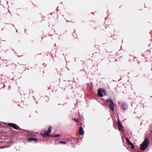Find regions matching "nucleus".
Returning a JSON list of instances; mask_svg holds the SVG:
<instances>
[{"label": "nucleus", "mask_w": 152, "mask_h": 152, "mask_svg": "<svg viewBox=\"0 0 152 152\" xmlns=\"http://www.w3.org/2000/svg\"><path fill=\"white\" fill-rule=\"evenodd\" d=\"M149 140L147 138H145L140 146V149L142 151L145 150L149 144Z\"/></svg>", "instance_id": "1"}, {"label": "nucleus", "mask_w": 152, "mask_h": 152, "mask_svg": "<svg viewBox=\"0 0 152 152\" xmlns=\"http://www.w3.org/2000/svg\"><path fill=\"white\" fill-rule=\"evenodd\" d=\"M103 94L106 95V91L105 89H102V90L101 88H99L98 90V94L99 97H102L103 96Z\"/></svg>", "instance_id": "2"}, {"label": "nucleus", "mask_w": 152, "mask_h": 152, "mask_svg": "<svg viewBox=\"0 0 152 152\" xmlns=\"http://www.w3.org/2000/svg\"><path fill=\"white\" fill-rule=\"evenodd\" d=\"M52 129V127L51 126H49L48 128L47 132L46 131L44 132V135L47 136L48 134L50 133Z\"/></svg>", "instance_id": "3"}, {"label": "nucleus", "mask_w": 152, "mask_h": 152, "mask_svg": "<svg viewBox=\"0 0 152 152\" xmlns=\"http://www.w3.org/2000/svg\"><path fill=\"white\" fill-rule=\"evenodd\" d=\"M8 125L9 126L12 127L13 129H18V127L17 125L13 123H9L8 124Z\"/></svg>", "instance_id": "4"}, {"label": "nucleus", "mask_w": 152, "mask_h": 152, "mask_svg": "<svg viewBox=\"0 0 152 152\" xmlns=\"http://www.w3.org/2000/svg\"><path fill=\"white\" fill-rule=\"evenodd\" d=\"M111 102L110 103V108L112 111L113 110V108L115 106V104L113 103L112 100H111Z\"/></svg>", "instance_id": "5"}, {"label": "nucleus", "mask_w": 152, "mask_h": 152, "mask_svg": "<svg viewBox=\"0 0 152 152\" xmlns=\"http://www.w3.org/2000/svg\"><path fill=\"white\" fill-rule=\"evenodd\" d=\"M79 132L82 135H83L84 134V132L83 128L81 126H80L79 128Z\"/></svg>", "instance_id": "6"}, {"label": "nucleus", "mask_w": 152, "mask_h": 152, "mask_svg": "<svg viewBox=\"0 0 152 152\" xmlns=\"http://www.w3.org/2000/svg\"><path fill=\"white\" fill-rule=\"evenodd\" d=\"M32 141H34L35 142L37 141V140L35 138H33L31 137H29L28 139V141L29 142Z\"/></svg>", "instance_id": "7"}, {"label": "nucleus", "mask_w": 152, "mask_h": 152, "mask_svg": "<svg viewBox=\"0 0 152 152\" xmlns=\"http://www.w3.org/2000/svg\"><path fill=\"white\" fill-rule=\"evenodd\" d=\"M118 126L119 127V129L120 130L122 131L124 130V128L123 126L121 124H119V125Z\"/></svg>", "instance_id": "8"}, {"label": "nucleus", "mask_w": 152, "mask_h": 152, "mask_svg": "<svg viewBox=\"0 0 152 152\" xmlns=\"http://www.w3.org/2000/svg\"><path fill=\"white\" fill-rule=\"evenodd\" d=\"M122 106V107L124 110H126L127 108V106L126 104H123Z\"/></svg>", "instance_id": "9"}, {"label": "nucleus", "mask_w": 152, "mask_h": 152, "mask_svg": "<svg viewBox=\"0 0 152 152\" xmlns=\"http://www.w3.org/2000/svg\"><path fill=\"white\" fill-rule=\"evenodd\" d=\"M129 145H130L131 146V148L132 149H133L134 148V146L133 144L131 142H129V143L128 144Z\"/></svg>", "instance_id": "10"}, {"label": "nucleus", "mask_w": 152, "mask_h": 152, "mask_svg": "<svg viewBox=\"0 0 152 152\" xmlns=\"http://www.w3.org/2000/svg\"><path fill=\"white\" fill-rule=\"evenodd\" d=\"M61 136L60 134H55L52 135V137H57Z\"/></svg>", "instance_id": "11"}, {"label": "nucleus", "mask_w": 152, "mask_h": 152, "mask_svg": "<svg viewBox=\"0 0 152 152\" xmlns=\"http://www.w3.org/2000/svg\"><path fill=\"white\" fill-rule=\"evenodd\" d=\"M126 142L128 143V144L129 143V142H131L128 139L126 138Z\"/></svg>", "instance_id": "12"}, {"label": "nucleus", "mask_w": 152, "mask_h": 152, "mask_svg": "<svg viewBox=\"0 0 152 152\" xmlns=\"http://www.w3.org/2000/svg\"><path fill=\"white\" fill-rule=\"evenodd\" d=\"M111 100H112L111 99H107L106 100V103H108L109 102H110L111 101Z\"/></svg>", "instance_id": "13"}, {"label": "nucleus", "mask_w": 152, "mask_h": 152, "mask_svg": "<svg viewBox=\"0 0 152 152\" xmlns=\"http://www.w3.org/2000/svg\"><path fill=\"white\" fill-rule=\"evenodd\" d=\"M59 143L61 144H65L66 143V142L64 141H60L59 142Z\"/></svg>", "instance_id": "14"}, {"label": "nucleus", "mask_w": 152, "mask_h": 152, "mask_svg": "<svg viewBox=\"0 0 152 152\" xmlns=\"http://www.w3.org/2000/svg\"><path fill=\"white\" fill-rule=\"evenodd\" d=\"M117 123L118 124V125H119V124H121L120 121L118 119L117 120Z\"/></svg>", "instance_id": "15"}, {"label": "nucleus", "mask_w": 152, "mask_h": 152, "mask_svg": "<svg viewBox=\"0 0 152 152\" xmlns=\"http://www.w3.org/2000/svg\"><path fill=\"white\" fill-rule=\"evenodd\" d=\"M88 85L90 87L91 86V84L89 85L88 84Z\"/></svg>", "instance_id": "16"}, {"label": "nucleus", "mask_w": 152, "mask_h": 152, "mask_svg": "<svg viewBox=\"0 0 152 152\" xmlns=\"http://www.w3.org/2000/svg\"><path fill=\"white\" fill-rule=\"evenodd\" d=\"M30 135L31 136H32V134H30Z\"/></svg>", "instance_id": "17"}, {"label": "nucleus", "mask_w": 152, "mask_h": 152, "mask_svg": "<svg viewBox=\"0 0 152 152\" xmlns=\"http://www.w3.org/2000/svg\"><path fill=\"white\" fill-rule=\"evenodd\" d=\"M151 132L152 133V129L151 131Z\"/></svg>", "instance_id": "18"}, {"label": "nucleus", "mask_w": 152, "mask_h": 152, "mask_svg": "<svg viewBox=\"0 0 152 152\" xmlns=\"http://www.w3.org/2000/svg\"><path fill=\"white\" fill-rule=\"evenodd\" d=\"M43 133V132H42V133H41V134H42Z\"/></svg>", "instance_id": "19"}]
</instances>
